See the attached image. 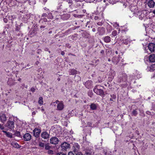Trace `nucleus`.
<instances>
[{"mask_svg":"<svg viewBox=\"0 0 155 155\" xmlns=\"http://www.w3.org/2000/svg\"><path fill=\"white\" fill-rule=\"evenodd\" d=\"M45 145L44 143L42 142H39V146L40 147H44Z\"/></svg>","mask_w":155,"mask_h":155,"instance_id":"obj_40","label":"nucleus"},{"mask_svg":"<svg viewBox=\"0 0 155 155\" xmlns=\"http://www.w3.org/2000/svg\"><path fill=\"white\" fill-rule=\"evenodd\" d=\"M31 91L33 92H34L35 90V89L34 88H33V87H32L31 88Z\"/></svg>","mask_w":155,"mask_h":155,"instance_id":"obj_59","label":"nucleus"},{"mask_svg":"<svg viewBox=\"0 0 155 155\" xmlns=\"http://www.w3.org/2000/svg\"><path fill=\"white\" fill-rule=\"evenodd\" d=\"M85 2H91L93 1V0H84Z\"/></svg>","mask_w":155,"mask_h":155,"instance_id":"obj_54","label":"nucleus"},{"mask_svg":"<svg viewBox=\"0 0 155 155\" xmlns=\"http://www.w3.org/2000/svg\"><path fill=\"white\" fill-rule=\"evenodd\" d=\"M105 33V29L103 27L99 28L98 30V33L100 35H103Z\"/></svg>","mask_w":155,"mask_h":155,"instance_id":"obj_21","label":"nucleus"},{"mask_svg":"<svg viewBox=\"0 0 155 155\" xmlns=\"http://www.w3.org/2000/svg\"><path fill=\"white\" fill-rule=\"evenodd\" d=\"M120 60L119 57H114L112 59V62L114 64H117Z\"/></svg>","mask_w":155,"mask_h":155,"instance_id":"obj_15","label":"nucleus"},{"mask_svg":"<svg viewBox=\"0 0 155 155\" xmlns=\"http://www.w3.org/2000/svg\"><path fill=\"white\" fill-rule=\"evenodd\" d=\"M2 132L5 133L6 136L10 138H12L13 137L12 134L9 132H7L3 130Z\"/></svg>","mask_w":155,"mask_h":155,"instance_id":"obj_24","label":"nucleus"},{"mask_svg":"<svg viewBox=\"0 0 155 155\" xmlns=\"http://www.w3.org/2000/svg\"><path fill=\"white\" fill-rule=\"evenodd\" d=\"M100 53L102 55H103L104 54V50H102L100 51Z\"/></svg>","mask_w":155,"mask_h":155,"instance_id":"obj_51","label":"nucleus"},{"mask_svg":"<svg viewBox=\"0 0 155 155\" xmlns=\"http://www.w3.org/2000/svg\"><path fill=\"white\" fill-rule=\"evenodd\" d=\"M88 95L90 96V97H92V94L91 92H90L88 93Z\"/></svg>","mask_w":155,"mask_h":155,"instance_id":"obj_60","label":"nucleus"},{"mask_svg":"<svg viewBox=\"0 0 155 155\" xmlns=\"http://www.w3.org/2000/svg\"><path fill=\"white\" fill-rule=\"evenodd\" d=\"M82 1H79L77 2H74V5L77 8H81L83 5Z\"/></svg>","mask_w":155,"mask_h":155,"instance_id":"obj_14","label":"nucleus"},{"mask_svg":"<svg viewBox=\"0 0 155 155\" xmlns=\"http://www.w3.org/2000/svg\"><path fill=\"white\" fill-rule=\"evenodd\" d=\"M104 40L105 42L108 43L110 42L111 38L109 36H106L104 37Z\"/></svg>","mask_w":155,"mask_h":155,"instance_id":"obj_23","label":"nucleus"},{"mask_svg":"<svg viewBox=\"0 0 155 155\" xmlns=\"http://www.w3.org/2000/svg\"><path fill=\"white\" fill-rule=\"evenodd\" d=\"M147 11L146 10H143L141 12V14L139 15V18L142 20L144 17L146 16V14L147 13Z\"/></svg>","mask_w":155,"mask_h":155,"instance_id":"obj_12","label":"nucleus"},{"mask_svg":"<svg viewBox=\"0 0 155 155\" xmlns=\"http://www.w3.org/2000/svg\"><path fill=\"white\" fill-rule=\"evenodd\" d=\"M70 75H74L77 74V71L74 69H70L69 71Z\"/></svg>","mask_w":155,"mask_h":155,"instance_id":"obj_19","label":"nucleus"},{"mask_svg":"<svg viewBox=\"0 0 155 155\" xmlns=\"http://www.w3.org/2000/svg\"><path fill=\"white\" fill-rule=\"evenodd\" d=\"M48 18L50 19H52L53 18V16L51 13H48Z\"/></svg>","mask_w":155,"mask_h":155,"instance_id":"obj_37","label":"nucleus"},{"mask_svg":"<svg viewBox=\"0 0 155 155\" xmlns=\"http://www.w3.org/2000/svg\"><path fill=\"white\" fill-rule=\"evenodd\" d=\"M70 17V15L68 14H64L61 16V18L64 20H68Z\"/></svg>","mask_w":155,"mask_h":155,"instance_id":"obj_13","label":"nucleus"},{"mask_svg":"<svg viewBox=\"0 0 155 155\" xmlns=\"http://www.w3.org/2000/svg\"><path fill=\"white\" fill-rule=\"evenodd\" d=\"M107 31L110 32L112 30V28L111 26L109 25L107 26Z\"/></svg>","mask_w":155,"mask_h":155,"instance_id":"obj_33","label":"nucleus"},{"mask_svg":"<svg viewBox=\"0 0 155 155\" xmlns=\"http://www.w3.org/2000/svg\"><path fill=\"white\" fill-rule=\"evenodd\" d=\"M129 42V41L128 39L123 40V41L122 43L124 44L127 45Z\"/></svg>","mask_w":155,"mask_h":155,"instance_id":"obj_34","label":"nucleus"},{"mask_svg":"<svg viewBox=\"0 0 155 155\" xmlns=\"http://www.w3.org/2000/svg\"><path fill=\"white\" fill-rule=\"evenodd\" d=\"M68 155H74L72 152H70L68 153Z\"/></svg>","mask_w":155,"mask_h":155,"instance_id":"obj_55","label":"nucleus"},{"mask_svg":"<svg viewBox=\"0 0 155 155\" xmlns=\"http://www.w3.org/2000/svg\"><path fill=\"white\" fill-rule=\"evenodd\" d=\"M64 108V105L62 101H61L57 105V108L58 110H62Z\"/></svg>","mask_w":155,"mask_h":155,"instance_id":"obj_10","label":"nucleus"},{"mask_svg":"<svg viewBox=\"0 0 155 155\" xmlns=\"http://www.w3.org/2000/svg\"><path fill=\"white\" fill-rule=\"evenodd\" d=\"M155 70V64H154L150 66V71H153Z\"/></svg>","mask_w":155,"mask_h":155,"instance_id":"obj_30","label":"nucleus"},{"mask_svg":"<svg viewBox=\"0 0 155 155\" xmlns=\"http://www.w3.org/2000/svg\"><path fill=\"white\" fill-rule=\"evenodd\" d=\"M111 98L110 99V101H114V100L116 98V95L114 94H112L110 95Z\"/></svg>","mask_w":155,"mask_h":155,"instance_id":"obj_26","label":"nucleus"},{"mask_svg":"<svg viewBox=\"0 0 155 155\" xmlns=\"http://www.w3.org/2000/svg\"><path fill=\"white\" fill-rule=\"evenodd\" d=\"M149 60L150 62H155V55L154 54H151L149 56Z\"/></svg>","mask_w":155,"mask_h":155,"instance_id":"obj_17","label":"nucleus"},{"mask_svg":"<svg viewBox=\"0 0 155 155\" xmlns=\"http://www.w3.org/2000/svg\"><path fill=\"white\" fill-rule=\"evenodd\" d=\"M48 12H47L46 13H44L42 14L41 16L42 17H46L48 16Z\"/></svg>","mask_w":155,"mask_h":155,"instance_id":"obj_45","label":"nucleus"},{"mask_svg":"<svg viewBox=\"0 0 155 155\" xmlns=\"http://www.w3.org/2000/svg\"><path fill=\"white\" fill-rule=\"evenodd\" d=\"M70 144L66 142H64L62 143L61 146V150L63 152L66 151L67 149L70 147Z\"/></svg>","mask_w":155,"mask_h":155,"instance_id":"obj_3","label":"nucleus"},{"mask_svg":"<svg viewBox=\"0 0 155 155\" xmlns=\"http://www.w3.org/2000/svg\"><path fill=\"white\" fill-rule=\"evenodd\" d=\"M146 113L150 115V111H147L146 112Z\"/></svg>","mask_w":155,"mask_h":155,"instance_id":"obj_64","label":"nucleus"},{"mask_svg":"<svg viewBox=\"0 0 155 155\" xmlns=\"http://www.w3.org/2000/svg\"><path fill=\"white\" fill-rule=\"evenodd\" d=\"M87 125L88 127H92V124L90 122H88L87 123Z\"/></svg>","mask_w":155,"mask_h":155,"instance_id":"obj_50","label":"nucleus"},{"mask_svg":"<svg viewBox=\"0 0 155 155\" xmlns=\"http://www.w3.org/2000/svg\"><path fill=\"white\" fill-rule=\"evenodd\" d=\"M45 148L46 150H49L51 148V146L49 145V144L47 143L45 145Z\"/></svg>","mask_w":155,"mask_h":155,"instance_id":"obj_31","label":"nucleus"},{"mask_svg":"<svg viewBox=\"0 0 155 155\" xmlns=\"http://www.w3.org/2000/svg\"><path fill=\"white\" fill-rule=\"evenodd\" d=\"M3 20H4V22L5 23H6L7 22L8 20L7 18H4L3 19Z\"/></svg>","mask_w":155,"mask_h":155,"instance_id":"obj_58","label":"nucleus"},{"mask_svg":"<svg viewBox=\"0 0 155 155\" xmlns=\"http://www.w3.org/2000/svg\"><path fill=\"white\" fill-rule=\"evenodd\" d=\"M137 7L136 6L134 5H131L130 7V10L132 12L136 13L137 12Z\"/></svg>","mask_w":155,"mask_h":155,"instance_id":"obj_18","label":"nucleus"},{"mask_svg":"<svg viewBox=\"0 0 155 155\" xmlns=\"http://www.w3.org/2000/svg\"><path fill=\"white\" fill-rule=\"evenodd\" d=\"M44 25H41L40 26V28L41 29V30H44V29L46 27V25L47 24L46 23H45V24H43Z\"/></svg>","mask_w":155,"mask_h":155,"instance_id":"obj_35","label":"nucleus"},{"mask_svg":"<svg viewBox=\"0 0 155 155\" xmlns=\"http://www.w3.org/2000/svg\"><path fill=\"white\" fill-rule=\"evenodd\" d=\"M48 154H54L53 153V151L51 150H48Z\"/></svg>","mask_w":155,"mask_h":155,"instance_id":"obj_42","label":"nucleus"},{"mask_svg":"<svg viewBox=\"0 0 155 155\" xmlns=\"http://www.w3.org/2000/svg\"><path fill=\"white\" fill-rule=\"evenodd\" d=\"M112 35L113 36H115L117 35V31L116 30H114L112 32Z\"/></svg>","mask_w":155,"mask_h":155,"instance_id":"obj_36","label":"nucleus"},{"mask_svg":"<svg viewBox=\"0 0 155 155\" xmlns=\"http://www.w3.org/2000/svg\"><path fill=\"white\" fill-rule=\"evenodd\" d=\"M97 24L98 25L101 26L103 24V22L102 21H99L97 23Z\"/></svg>","mask_w":155,"mask_h":155,"instance_id":"obj_47","label":"nucleus"},{"mask_svg":"<svg viewBox=\"0 0 155 155\" xmlns=\"http://www.w3.org/2000/svg\"><path fill=\"white\" fill-rule=\"evenodd\" d=\"M31 136L30 134L26 133L24 135L23 138L25 141H28L31 140Z\"/></svg>","mask_w":155,"mask_h":155,"instance_id":"obj_9","label":"nucleus"},{"mask_svg":"<svg viewBox=\"0 0 155 155\" xmlns=\"http://www.w3.org/2000/svg\"><path fill=\"white\" fill-rule=\"evenodd\" d=\"M47 22V19L46 18H41L39 21V22L42 24H43L44 22Z\"/></svg>","mask_w":155,"mask_h":155,"instance_id":"obj_27","label":"nucleus"},{"mask_svg":"<svg viewBox=\"0 0 155 155\" xmlns=\"http://www.w3.org/2000/svg\"><path fill=\"white\" fill-rule=\"evenodd\" d=\"M41 132V130L38 128H35L33 130L34 135L36 138H38Z\"/></svg>","mask_w":155,"mask_h":155,"instance_id":"obj_4","label":"nucleus"},{"mask_svg":"<svg viewBox=\"0 0 155 155\" xmlns=\"http://www.w3.org/2000/svg\"><path fill=\"white\" fill-rule=\"evenodd\" d=\"M5 126L7 127L9 130H12L14 129V122L13 121H11L9 119Z\"/></svg>","mask_w":155,"mask_h":155,"instance_id":"obj_2","label":"nucleus"},{"mask_svg":"<svg viewBox=\"0 0 155 155\" xmlns=\"http://www.w3.org/2000/svg\"><path fill=\"white\" fill-rule=\"evenodd\" d=\"M76 153V155H83L81 152H78Z\"/></svg>","mask_w":155,"mask_h":155,"instance_id":"obj_52","label":"nucleus"},{"mask_svg":"<svg viewBox=\"0 0 155 155\" xmlns=\"http://www.w3.org/2000/svg\"><path fill=\"white\" fill-rule=\"evenodd\" d=\"M85 155H91L90 151L89 150H86L85 152Z\"/></svg>","mask_w":155,"mask_h":155,"instance_id":"obj_41","label":"nucleus"},{"mask_svg":"<svg viewBox=\"0 0 155 155\" xmlns=\"http://www.w3.org/2000/svg\"><path fill=\"white\" fill-rule=\"evenodd\" d=\"M0 129L1 130H3L5 129V127L3 125L0 124Z\"/></svg>","mask_w":155,"mask_h":155,"instance_id":"obj_48","label":"nucleus"},{"mask_svg":"<svg viewBox=\"0 0 155 155\" xmlns=\"http://www.w3.org/2000/svg\"><path fill=\"white\" fill-rule=\"evenodd\" d=\"M73 147L79 149L80 148V146L77 143L75 144Z\"/></svg>","mask_w":155,"mask_h":155,"instance_id":"obj_46","label":"nucleus"},{"mask_svg":"<svg viewBox=\"0 0 155 155\" xmlns=\"http://www.w3.org/2000/svg\"><path fill=\"white\" fill-rule=\"evenodd\" d=\"M86 35H85L84 36V37L85 38H88L89 37V34L87 33H86Z\"/></svg>","mask_w":155,"mask_h":155,"instance_id":"obj_53","label":"nucleus"},{"mask_svg":"<svg viewBox=\"0 0 155 155\" xmlns=\"http://www.w3.org/2000/svg\"><path fill=\"white\" fill-rule=\"evenodd\" d=\"M41 137L44 139H48L50 137V134L46 131H44L41 133Z\"/></svg>","mask_w":155,"mask_h":155,"instance_id":"obj_6","label":"nucleus"},{"mask_svg":"<svg viewBox=\"0 0 155 155\" xmlns=\"http://www.w3.org/2000/svg\"><path fill=\"white\" fill-rule=\"evenodd\" d=\"M79 149L77 148L76 147H73V151L75 153H76L78 152V150H79Z\"/></svg>","mask_w":155,"mask_h":155,"instance_id":"obj_38","label":"nucleus"},{"mask_svg":"<svg viewBox=\"0 0 155 155\" xmlns=\"http://www.w3.org/2000/svg\"><path fill=\"white\" fill-rule=\"evenodd\" d=\"M0 118L1 121L4 124L6 121L7 117H6V115L4 113H0Z\"/></svg>","mask_w":155,"mask_h":155,"instance_id":"obj_7","label":"nucleus"},{"mask_svg":"<svg viewBox=\"0 0 155 155\" xmlns=\"http://www.w3.org/2000/svg\"><path fill=\"white\" fill-rule=\"evenodd\" d=\"M148 48L151 52L154 51L155 49V44L154 43H150L148 45Z\"/></svg>","mask_w":155,"mask_h":155,"instance_id":"obj_8","label":"nucleus"},{"mask_svg":"<svg viewBox=\"0 0 155 155\" xmlns=\"http://www.w3.org/2000/svg\"><path fill=\"white\" fill-rule=\"evenodd\" d=\"M20 29V27L19 26H16L15 30L16 31H18Z\"/></svg>","mask_w":155,"mask_h":155,"instance_id":"obj_43","label":"nucleus"},{"mask_svg":"<svg viewBox=\"0 0 155 155\" xmlns=\"http://www.w3.org/2000/svg\"><path fill=\"white\" fill-rule=\"evenodd\" d=\"M94 19L96 20H98L100 21L101 19H100L99 18L98 16H95L94 17Z\"/></svg>","mask_w":155,"mask_h":155,"instance_id":"obj_49","label":"nucleus"},{"mask_svg":"<svg viewBox=\"0 0 155 155\" xmlns=\"http://www.w3.org/2000/svg\"><path fill=\"white\" fill-rule=\"evenodd\" d=\"M66 46L68 47L69 48H70L71 47V46H69V44H67L66 45Z\"/></svg>","mask_w":155,"mask_h":155,"instance_id":"obj_61","label":"nucleus"},{"mask_svg":"<svg viewBox=\"0 0 155 155\" xmlns=\"http://www.w3.org/2000/svg\"><path fill=\"white\" fill-rule=\"evenodd\" d=\"M50 141L51 143L56 145L58 143L59 140L56 137H53L50 139Z\"/></svg>","mask_w":155,"mask_h":155,"instance_id":"obj_5","label":"nucleus"},{"mask_svg":"<svg viewBox=\"0 0 155 155\" xmlns=\"http://www.w3.org/2000/svg\"><path fill=\"white\" fill-rule=\"evenodd\" d=\"M15 135L16 136H18V137H21L20 133L19 131H17L15 133Z\"/></svg>","mask_w":155,"mask_h":155,"instance_id":"obj_44","label":"nucleus"},{"mask_svg":"<svg viewBox=\"0 0 155 155\" xmlns=\"http://www.w3.org/2000/svg\"><path fill=\"white\" fill-rule=\"evenodd\" d=\"M92 82L91 80L87 81L84 84L85 86L87 88H91L92 86Z\"/></svg>","mask_w":155,"mask_h":155,"instance_id":"obj_11","label":"nucleus"},{"mask_svg":"<svg viewBox=\"0 0 155 155\" xmlns=\"http://www.w3.org/2000/svg\"><path fill=\"white\" fill-rule=\"evenodd\" d=\"M102 88L103 87L100 85H96L94 88L93 91L97 94L104 97L105 94L104 91L102 89Z\"/></svg>","mask_w":155,"mask_h":155,"instance_id":"obj_1","label":"nucleus"},{"mask_svg":"<svg viewBox=\"0 0 155 155\" xmlns=\"http://www.w3.org/2000/svg\"><path fill=\"white\" fill-rule=\"evenodd\" d=\"M68 3L70 4L69 6H70L73 4V2L72 1V0H65Z\"/></svg>","mask_w":155,"mask_h":155,"instance_id":"obj_39","label":"nucleus"},{"mask_svg":"<svg viewBox=\"0 0 155 155\" xmlns=\"http://www.w3.org/2000/svg\"><path fill=\"white\" fill-rule=\"evenodd\" d=\"M127 75L125 73H123L122 74V81L124 82H126L127 80Z\"/></svg>","mask_w":155,"mask_h":155,"instance_id":"obj_25","label":"nucleus"},{"mask_svg":"<svg viewBox=\"0 0 155 155\" xmlns=\"http://www.w3.org/2000/svg\"><path fill=\"white\" fill-rule=\"evenodd\" d=\"M92 22L91 21H87V23L86 26L88 28H90V27L91 28H92V26H91V24Z\"/></svg>","mask_w":155,"mask_h":155,"instance_id":"obj_32","label":"nucleus"},{"mask_svg":"<svg viewBox=\"0 0 155 155\" xmlns=\"http://www.w3.org/2000/svg\"><path fill=\"white\" fill-rule=\"evenodd\" d=\"M103 153H104V155H107V152L106 150H103Z\"/></svg>","mask_w":155,"mask_h":155,"instance_id":"obj_57","label":"nucleus"},{"mask_svg":"<svg viewBox=\"0 0 155 155\" xmlns=\"http://www.w3.org/2000/svg\"><path fill=\"white\" fill-rule=\"evenodd\" d=\"M155 4V2L152 0L149 1L147 3L148 6L150 8L153 7L154 6Z\"/></svg>","mask_w":155,"mask_h":155,"instance_id":"obj_20","label":"nucleus"},{"mask_svg":"<svg viewBox=\"0 0 155 155\" xmlns=\"http://www.w3.org/2000/svg\"><path fill=\"white\" fill-rule=\"evenodd\" d=\"M38 103L40 104H43V98L41 97L39 98V100L38 101Z\"/></svg>","mask_w":155,"mask_h":155,"instance_id":"obj_29","label":"nucleus"},{"mask_svg":"<svg viewBox=\"0 0 155 155\" xmlns=\"http://www.w3.org/2000/svg\"><path fill=\"white\" fill-rule=\"evenodd\" d=\"M15 81L12 78H9L7 81L8 84L10 86H12L15 85Z\"/></svg>","mask_w":155,"mask_h":155,"instance_id":"obj_16","label":"nucleus"},{"mask_svg":"<svg viewBox=\"0 0 155 155\" xmlns=\"http://www.w3.org/2000/svg\"><path fill=\"white\" fill-rule=\"evenodd\" d=\"M44 50L45 51H48L49 49L48 48H45Z\"/></svg>","mask_w":155,"mask_h":155,"instance_id":"obj_63","label":"nucleus"},{"mask_svg":"<svg viewBox=\"0 0 155 155\" xmlns=\"http://www.w3.org/2000/svg\"><path fill=\"white\" fill-rule=\"evenodd\" d=\"M97 104L92 103L90 105V108L92 110H96L97 108Z\"/></svg>","mask_w":155,"mask_h":155,"instance_id":"obj_22","label":"nucleus"},{"mask_svg":"<svg viewBox=\"0 0 155 155\" xmlns=\"http://www.w3.org/2000/svg\"><path fill=\"white\" fill-rule=\"evenodd\" d=\"M65 54V53L64 51H62L61 52V54L62 55H64Z\"/></svg>","mask_w":155,"mask_h":155,"instance_id":"obj_62","label":"nucleus"},{"mask_svg":"<svg viewBox=\"0 0 155 155\" xmlns=\"http://www.w3.org/2000/svg\"><path fill=\"white\" fill-rule=\"evenodd\" d=\"M15 147L16 148H19V145L17 143H15Z\"/></svg>","mask_w":155,"mask_h":155,"instance_id":"obj_56","label":"nucleus"},{"mask_svg":"<svg viewBox=\"0 0 155 155\" xmlns=\"http://www.w3.org/2000/svg\"><path fill=\"white\" fill-rule=\"evenodd\" d=\"M137 110H138L137 109L133 110V111L131 113V115L132 116H136L138 114V112L137 111Z\"/></svg>","mask_w":155,"mask_h":155,"instance_id":"obj_28","label":"nucleus"}]
</instances>
